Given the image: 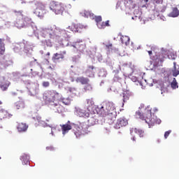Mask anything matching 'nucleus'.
I'll return each instance as SVG.
<instances>
[{"label": "nucleus", "mask_w": 179, "mask_h": 179, "mask_svg": "<svg viewBox=\"0 0 179 179\" xmlns=\"http://www.w3.org/2000/svg\"><path fill=\"white\" fill-rule=\"evenodd\" d=\"M76 82L81 83V85H87L90 82V80L85 77H78L76 78Z\"/></svg>", "instance_id": "15"}, {"label": "nucleus", "mask_w": 179, "mask_h": 179, "mask_svg": "<svg viewBox=\"0 0 179 179\" xmlns=\"http://www.w3.org/2000/svg\"><path fill=\"white\" fill-rule=\"evenodd\" d=\"M67 29H69L73 33H82V30L85 29V26L81 24L72 23Z\"/></svg>", "instance_id": "7"}, {"label": "nucleus", "mask_w": 179, "mask_h": 179, "mask_svg": "<svg viewBox=\"0 0 179 179\" xmlns=\"http://www.w3.org/2000/svg\"><path fill=\"white\" fill-rule=\"evenodd\" d=\"M15 106L17 110H22L24 107V102L18 101L15 103Z\"/></svg>", "instance_id": "23"}, {"label": "nucleus", "mask_w": 179, "mask_h": 179, "mask_svg": "<svg viewBox=\"0 0 179 179\" xmlns=\"http://www.w3.org/2000/svg\"><path fill=\"white\" fill-rule=\"evenodd\" d=\"M93 88L92 87V85L90 84L86 85L84 87V90L85 92H90Z\"/></svg>", "instance_id": "33"}, {"label": "nucleus", "mask_w": 179, "mask_h": 179, "mask_svg": "<svg viewBox=\"0 0 179 179\" xmlns=\"http://www.w3.org/2000/svg\"><path fill=\"white\" fill-rule=\"evenodd\" d=\"M50 55H51V53H50V52H48L46 53V57H50Z\"/></svg>", "instance_id": "45"}, {"label": "nucleus", "mask_w": 179, "mask_h": 179, "mask_svg": "<svg viewBox=\"0 0 179 179\" xmlns=\"http://www.w3.org/2000/svg\"><path fill=\"white\" fill-rule=\"evenodd\" d=\"M135 134H137L140 136V138H145L146 136V134H145V131L141 129H134Z\"/></svg>", "instance_id": "19"}, {"label": "nucleus", "mask_w": 179, "mask_h": 179, "mask_svg": "<svg viewBox=\"0 0 179 179\" xmlns=\"http://www.w3.org/2000/svg\"><path fill=\"white\" fill-rule=\"evenodd\" d=\"M28 127L24 123H19L17 129L18 132H26L27 131Z\"/></svg>", "instance_id": "16"}, {"label": "nucleus", "mask_w": 179, "mask_h": 179, "mask_svg": "<svg viewBox=\"0 0 179 179\" xmlns=\"http://www.w3.org/2000/svg\"><path fill=\"white\" fill-rule=\"evenodd\" d=\"M148 54H149L150 56L152 55V50H148Z\"/></svg>", "instance_id": "43"}, {"label": "nucleus", "mask_w": 179, "mask_h": 179, "mask_svg": "<svg viewBox=\"0 0 179 179\" xmlns=\"http://www.w3.org/2000/svg\"><path fill=\"white\" fill-rule=\"evenodd\" d=\"M128 125V120L124 117H120L117 120V123L115 124V128L116 129H120L122 127H127Z\"/></svg>", "instance_id": "10"}, {"label": "nucleus", "mask_w": 179, "mask_h": 179, "mask_svg": "<svg viewBox=\"0 0 179 179\" xmlns=\"http://www.w3.org/2000/svg\"><path fill=\"white\" fill-rule=\"evenodd\" d=\"M39 92L40 89L38 88V87H35L30 90V93L32 94V96H36V94H38Z\"/></svg>", "instance_id": "25"}, {"label": "nucleus", "mask_w": 179, "mask_h": 179, "mask_svg": "<svg viewBox=\"0 0 179 179\" xmlns=\"http://www.w3.org/2000/svg\"><path fill=\"white\" fill-rule=\"evenodd\" d=\"M73 47H74V48H77V50L78 51H80V52H83L86 48V46L83 44L80 45L79 43H76V46L73 45Z\"/></svg>", "instance_id": "22"}, {"label": "nucleus", "mask_w": 179, "mask_h": 179, "mask_svg": "<svg viewBox=\"0 0 179 179\" xmlns=\"http://www.w3.org/2000/svg\"><path fill=\"white\" fill-rule=\"evenodd\" d=\"M94 66H88L87 69L85 71L86 75L88 76V78H93L94 76Z\"/></svg>", "instance_id": "13"}, {"label": "nucleus", "mask_w": 179, "mask_h": 179, "mask_svg": "<svg viewBox=\"0 0 179 179\" xmlns=\"http://www.w3.org/2000/svg\"><path fill=\"white\" fill-rule=\"evenodd\" d=\"M171 86L172 89H177V87H178V85L177 83V80H176V78H173V82L171 84Z\"/></svg>", "instance_id": "29"}, {"label": "nucleus", "mask_w": 179, "mask_h": 179, "mask_svg": "<svg viewBox=\"0 0 179 179\" xmlns=\"http://www.w3.org/2000/svg\"><path fill=\"white\" fill-rule=\"evenodd\" d=\"M45 32L50 36V38H55V37H64V34H65L64 30L59 31V34H57L55 31H52V29H46Z\"/></svg>", "instance_id": "9"}, {"label": "nucleus", "mask_w": 179, "mask_h": 179, "mask_svg": "<svg viewBox=\"0 0 179 179\" xmlns=\"http://www.w3.org/2000/svg\"><path fill=\"white\" fill-rule=\"evenodd\" d=\"M0 160H1V157H0Z\"/></svg>", "instance_id": "54"}, {"label": "nucleus", "mask_w": 179, "mask_h": 179, "mask_svg": "<svg viewBox=\"0 0 179 179\" xmlns=\"http://www.w3.org/2000/svg\"><path fill=\"white\" fill-rule=\"evenodd\" d=\"M37 120H38V122L39 124H43V122H44V121L41 120V117H38Z\"/></svg>", "instance_id": "42"}, {"label": "nucleus", "mask_w": 179, "mask_h": 179, "mask_svg": "<svg viewBox=\"0 0 179 179\" xmlns=\"http://www.w3.org/2000/svg\"><path fill=\"white\" fill-rule=\"evenodd\" d=\"M101 115H102V117H103V118L108 121V124L112 125V124H114V121H115L117 118V111L113 110L112 112L102 113Z\"/></svg>", "instance_id": "5"}, {"label": "nucleus", "mask_w": 179, "mask_h": 179, "mask_svg": "<svg viewBox=\"0 0 179 179\" xmlns=\"http://www.w3.org/2000/svg\"><path fill=\"white\" fill-rule=\"evenodd\" d=\"M84 15L86 17H94V14L89 10H85Z\"/></svg>", "instance_id": "28"}, {"label": "nucleus", "mask_w": 179, "mask_h": 179, "mask_svg": "<svg viewBox=\"0 0 179 179\" xmlns=\"http://www.w3.org/2000/svg\"><path fill=\"white\" fill-rule=\"evenodd\" d=\"M0 64L3 66V68H6V66H8V61H3Z\"/></svg>", "instance_id": "39"}, {"label": "nucleus", "mask_w": 179, "mask_h": 179, "mask_svg": "<svg viewBox=\"0 0 179 179\" xmlns=\"http://www.w3.org/2000/svg\"><path fill=\"white\" fill-rule=\"evenodd\" d=\"M47 13V10L45 9H38V17H44V15Z\"/></svg>", "instance_id": "26"}, {"label": "nucleus", "mask_w": 179, "mask_h": 179, "mask_svg": "<svg viewBox=\"0 0 179 179\" xmlns=\"http://www.w3.org/2000/svg\"><path fill=\"white\" fill-rule=\"evenodd\" d=\"M50 9L51 10L55 12L56 15H62L64 10V6H62V3L55 1H51Z\"/></svg>", "instance_id": "4"}, {"label": "nucleus", "mask_w": 179, "mask_h": 179, "mask_svg": "<svg viewBox=\"0 0 179 179\" xmlns=\"http://www.w3.org/2000/svg\"><path fill=\"white\" fill-rule=\"evenodd\" d=\"M136 117L140 118V120H143V121H145V122L148 124L149 128H152L154 127L155 124H160L162 120L160 119H157V116L155 115V114H152V108H147L145 109L144 113H142L141 111L136 112Z\"/></svg>", "instance_id": "2"}, {"label": "nucleus", "mask_w": 179, "mask_h": 179, "mask_svg": "<svg viewBox=\"0 0 179 179\" xmlns=\"http://www.w3.org/2000/svg\"><path fill=\"white\" fill-rule=\"evenodd\" d=\"M65 55H66V50L60 52V53H55L52 57V60L53 62H56V61H59V59H64Z\"/></svg>", "instance_id": "11"}, {"label": "nucleus", "mask_w": 179, "mask_h": 179, "mask_svg": "<svg viewBox=\"0 0 179 179\" xmlns=\"http://www.w3.org/2000/svg\"><path fill=\"white\" fill-rule=\"evenodd\" d=\"M15 13L16 16H22V19H18L16 20L15 23V27L17 29H23L24 27H28L30 26L31 23H33V20L29 16L23 17V14L22 11H14Z\"/></svg>", "instance_id": "3"}, {"label": "nucleus", "mask_w": 179, "mask_h": 179, "mask_svg": "<svg viewBox=\"0 0 179 179\" xmlns=\"http://www.w3.org/2000/svg\"><path fill=\"white\" fill-rule=\"evenodd\" d=\"M4 40L2 38H0V45L2 44V41H3Z\"/></svg>", "instance_id": "47"}, {"label": "nucleus", "mask_w": 179, "mask_h": 179, "mask_svg": "<svg viewBox=\"0 0 179 179\" xmlns=\"http://www.w3.org/2000/svg\"><path fill=\"white\" fill-rule=\"evenodd\" d=\"M0 104H2V102L0 101Z\"/></svg>", "instance_id": "50"}, {"label": "nucleus", "mask_w": 179, "mask_h": 179, "mask_svg": "<svg viewBox=\"0 0 179 179\" xmlns=\"http://www.w3.org/2000/svg\"><path fill=\"white\" fill-rule=\"evenodd\" d=\"M42 85L43 86V87H48L50 86V82L48 81H44L42 83Z\"/></svg>", "instance_id": "37"}, {"label": "nucleus", "mask_w": 179, "mask_h": 179, "mask_svg": "<svg viewBox=\"0 0 179 179\" xmlns=\"http://www.w3.org/2000/svg\"><path fill=\"white\" fill-rule=\"evenodd\" d=\"M123 97V103H127V100H129V97H131V94L128 92H124L122 94Z\"/></svg>", "instance_id": "24"}, {"label": "nucleus", "mask_w": 179, "mask_h": 179, "mask_svg": "<svg viewBox=\"0 0 179 179\" xmlns=\"http://www.w3.org/2000/svg\"><path fill=\"white\" fill-rule=\"evenodd\" d=\"M120 40H121L122 44H124L125 45H128L129 44V41H130L129 36H122L120 38Z\"/></svg>", "instance_id": "21"}, {"label": "nucleus", "mask_w": 179, "mask_h": 179, "mask_svg": "<svg viewBox=\"0 0 179 179\" xmlns=\"http://www.w3.org/2000/svg\"><path fill=\"white\" fill-rule=\"evenodd\" d=\"M47 62H50L48 61V59H47Z\"/></svg>", "instance_id": "51"}, {"label": "nucleus", "mask_w": 179, "mask_h": 179, "mask_svg": "<svg viewBox=\"0 0 179 179\" xmlns=\"http://www.w3.org/2000/svg\"><path fill=\"white\" fill-rule=\"evenodd\" d=\"M131 2H132V0H129Z\"/></svg>", "instance_id": "52"}, {"label": "nucleus", "mask_w": 179, "mask_h": 179, "mask_svg": "<svg viewBox=\"0 0 179 179\" xmlns=\"http://www.w3.org/2000/svg\"><path fill=\"white\" fill-rule=\"evenodd\" d=\"M62 128V132L63 135H66L72 129V125H71V122L68 121L66 124L60 125Z\"/></svg>", "instance_id": "12"}, {"label": "nucleus", "mask_w": 179, "mask_h": 179, "mask_svg": "<svg viewBox=\"0 0 179 179\" xmlns=\"http://www.w3.org/2000/svg\"><path fill=\"white\" fill-rule=\"evenodd\" d=\"M83 115H81L82 117H89L90 114L89 112H86L85 110H82Z\"/></svg>", "instance_id": "35"}, {"label": "nucleus", "mask_w": 179, "mask_h": 179, "mask_svg": "<svg viewBox=\"0 0 179 179\" xmlns=\"http://www.w3.org/2000/svg\"><path fill=\"white\" fill-rule=\"evenodd\" d=\"M115 111V104L113 102H106L101 108V114Z\"/></svg>", "instance_id": "6"}, {"label": "nucleus", "mask_w": 179, "mask_h": 179, "mask_svg": "<svg viewBox=\"0 0 179 179\" xmlns=\"http://www.w3.org/2000/svg\"><path fill=\"white\" fill-rule=\"evenodd\" d=\"M87 103L88 104V107H91L94 105V101H93V99H87Z\"/></svg>", "instance_id": "32"}, {"label": "nucleus", "mask_w": 179, "mask_h": 179, "mask_svg": "<svg viewBox=\"0 0 179 179\" xmlns=\"http://www.w3.org/2000/svg\"><path fill=\"white\" fill-rule=\"evenodd\" d=\"M103 19L101 18V16H95V22L96 24H99V23H101Z\"/></svg>", "instance_id": "31"}, {"label": "nucleus", "mask_w": 179, "mask_h": 179, "mask_svg": "<svg viewBox=\"0 0 179 179\" xmlns=\"http://www.w3.org/2000/svg\"><path fill=\"white\" fill-rule=\"evenodd\" d=\"M171 134V130H169V131H166L164 134L165 139H167V138H169V136Z\"/></svg>", "instance_id": "36"}, {"label": "nucleus", "mask_w": 179, "mask_h": 179, "mask_svg": "<svg viewBox=\"0 0 179 179\" xmlns=\"http://www.w3.org/2000/svg\"><path fill=\"white\" fill-rule=\"evenodd\" d=\"M132 141H134L135 142V141H136V139L135 138V137L132 138Z\"/></svg>", "instance_id": "48"}, {"label": "nucleus", "mask_w": 179, "mask_h": 179, "mask_svg": "<svg viewBox=\"0 0 179 179\" xmlns=\"http://www.w3.org/2000/svg\"><path fill=\"white\" fill-rule=\"evenodd\" d=\"M108 20H107L106 22H102L101 21V22L96 24L97 27H99V29H106V27L110 26Z\"/></svg>", "instance_id": "18"}, {"label": "nucleus", "mask_w": 179, "mask_h": 179, "mask_svg": "<svg viewBox=\"0 0 179 179\" xmlns=\"http://www.w3.org/2000/svg\"><path fill=\"white\" fill-rule=\"evenodd\" d=\"M74 134L76 136V138H80V136H82L83 134H82V130H77L74 131Z\"/></svg>", "instance_id": "30"}, {"label": "nucleus", "mask_w": 179, "mask_h": 179, "mask_svg": "<svg viewBox=\"0 0 179 179\" xmlns=\"http://www.w3.org/2000/svg\"><path fill=\"white\" fill-rule=\"evenodd\" d=\"M146 1V2H148V1H149V0H145Z\"/></svg>", "instance_id": "53"}, {"label": "nucleus", "mask_w": 179, "mask_h": 179, "mask_svg": "<svg viewBox=\"0 0 179 179\" xmlns=\"http://www.w3.org/2000/svg\"><path fill=\"white\" fill-rule=\"evenodd\" d=\"M43 99L45 103H48L52 107H56L57 111L59 113H64L65 110L64 106L59 104L60 101L65 106H70L72 101L71 97L65 98L62 96V94L54 90L46 91L43 94Z\"/></svg>", "instance_id": "1"}, {"label": "nucleus", "mask_w": 179, "mask_h": 179, "mask_svg": "<svg viewBox=\"0 0 179 179\" xmlns=\"http://www.w3.org/2000/svg\"><path fill=\"white\" fill-rule=\"evenodd\" d=\"M69 92H70V93H73L75 95H76L77 91H76V89H75V88L69 87Z\"/></svg>", "instance_id": "34"}, {"label": "nucleus", "mask_w": 179, "mask_h": 179, "mask_svg": "<svg viewBox=\"0 0 179 179\" xmlns=\"http://www.w3.org/2000/svg\"><path fill=\"white\" fill-rule=\"evenodd\" d=\"M48 69H52V67L51 66H50L48 67Z\"/></svg>", "instance_id": "49"}, {"label": "nucleus", "mask_w": 179, "mask_h": 179, "mask_svg": "<svg viewBox=\"0 0 179 179\" xmlns=\"http://www.w3.org/2000/svg\"><path fill=\"white\" fill-rule=\"evenodd\" d=\"M161 19L164 21V20H166V17H164V16H161Z\"/></svg>", "instance_id": "44"}, {"label": "nucleus", "mask_w": 179, "mask_h": 179, "mask_svg": "<svg viewBox=\"0 0 179 179\" xmlns=\"http://www.w3.org/2000/svg\"><path fill=\"white\" fill-rule=\"evenodd\" d=\"M29 156L26 154H22L21 155L20 160L22 162V164H29Z\"/></svg>", "instance_id": "20"}, {"label": "nucleus", "mask_w": 179, "mask_h": 179, "mask_svg": "<svg viewBox=\"0 0 179 179\" xmlns=\"http://www.w3.org/2000/svg\"><path fill=\"white\" fill-rule=\"evenodd\" d=\"M4 53H5V46H1L0 48V54L1 55H3Z\"/></svg>", "instance_id": "38"}, {"label": "nucleus", "mask_w": 179, "mask_h": 179, "mask_svg": "<svg viewBox=\"0 0 179 179\" xmlns=\"http://www.w3.org/2000/svg\"><path fill=\"white\" fill-rule=\"evenodd\" d=\"M10 85V82L4 76H0V89L5 92L8 90V87Z\"/></svg>", "instance_id": "8"}, {"label": "nucleus", "mask_w": 179, "mask_h": 179, "mask_svg": "<svg viewBox=\"0 0 179 179\" xmlns=\"http://www.w3.org/2000/svg\"><path fill=\"white\" fill-rule=\"evenodd\" d=\"M174 64V68L172 70V75L173 76H178L179 75V71L177 70V68H176V62L173 63Z\"/></svg>", "instance_id": "27"}, {"label": "nucleus", "mask_w": 179, "mask_h": 179, "mask_svg": "<svg viewBox=\"0 0 179 179\" xmlns=\"http://www.w3.org/2000/svg\"><path fill=\"white\" fill-rule=\"evenodd\" d=\"M153 111H154V113H157L158 110H157V108H155L153 109Z\"/></svg>", "instance_id": "46"}, {"label": "nucleus", "mask_w": 179, "mask_h": 179, "mask_svg": "<svg viewBox=\"0 0 179 179\" xmlns=\"http://www.w3.org/2000/svg\"><path fill=\"white\" fill-rule=\"evenodd\" d=\"M106 48H108V50H113V44L109 43L108 45H106Z\"/></svg>", "instance_id": "41"}, {"label": "nucleus", "mask_w": 179, "mask_h": 179, "mask_svg": "<svg viewBox=\"0 0 179 179\" xmlns=\"http://www.w3.org/2000/svg\"><path fill=\"white\" fill-rule=\"evenodd\" d=\"M46 149L48 150H50V152H54V150H55V148H54L53 146H48V147H46Z\"/></svg>", "instance_id": "40"}, {"label": "nucleus", "mask_w": 179, "mask_h": 179, "mask_svg": "<svg viewBox=\"0 0 179 179\" xmlns=\"http://www.w3.org/2000/svg\"><path fill=\"white\" fill-rule=\"evenodd\" d=\"M12 115L8 112V110H0V118L1 120H5V118H10Z\"/></svg>", "instance_id": "14"}, {"label": "nucleus", "mask_w": 179, "mask_h": 179, "mask_svg": "<svg viewBox=\"0 0 179 179\" xmlns=\"http://www.w3.org/2000/svg\"><path fill=\"white\" fill-rule=\"evenodd\" d=\"M179 15V9L177 7L173 8L172 11L169 14V17H178Z\"/></svg>", "instance_id": "17"}]
</instances>
